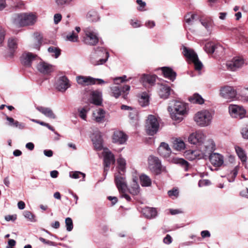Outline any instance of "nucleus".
<instances>
[{
    "label": "nucleus",
    "mask_w": 248,
    "mask_h": 248,
    "mask_svg": "<svg viewBox=\"0 0 248 248\" xmlns=\"http://www.w3.org/2000/svg\"><path fill=\"white\" fill-rule=\"evenodd\" d=\"M36 109L40 112L44 114L46 116L50 119H54L56 118V115L53 113L52 109L49 108L38 106L36 108Z\"/></svg>",
    "instance_id": "nucleus-22"
},
{
    "label": "nucleus",
    "mask_w": 248,
    "mask_h": 248,
    "mask_svg": "<svg viewBox=\"0 0 248 248\" xmlns=\"http://www.w3.org/2000/svg\"><path fill=\"white\" fill-rule=\"evenodd\" d=\"M194 119L198 125L205 126L211 123L212 116L208 111L203 110L197 112Z\"/></svg>",
    "instance_id": "nucleus-2"
},
{
    "label": "nucleus",
    "mask_w": 248,
    "mask_h": 248,
    "mask_svg": "<svg viewBox=\"0 0 248 248\" xmlns=\"http://www.w3.org/2000/svg\"><path fill=\"white\" fill-rule=\"evenodd\" d=\"M129 193L133 195H137L140 192V186L137 181L133 180V184L128 189Z\"/></svg>",
    "instance_id": "nucleus-29"
},
{
    "label": "nucleus",
    "mask_w": 248,
    "mask_h": 248,
    "mask_svg": "<svg viewBox=\"0 0 248 248\" xmlns=\"http://www.w3.org/2000/svg\"><path fill=\"white\" fill-rule=\"evenodd\" d=\"M8 46L12 55H13L15 49L17 47V39L12 37L9 38L8 41Z\"/></svg>",
    "instance_id": "nucleus-31"
},
{
    "label": "nucleus",
    "mask_w": 248,
    "mask_h": 248,
    "mask_svg": "<svg viewBox=\"0 0 248 248\" xmlns=\"http://www.w3.org/2000/svg\"><path fill=\"white\" fill-rule=\"evenodd\" d=\"M6 119L8 121V124L9 126H13L15 127L18 128L20 129H23L25 128V124L22 123H19L17 121L15 120L14 118L10 117L6 115Z\"/></svg>",
    "instance_id": "nucleus-24"
},
{
    "label": "nucleus",
    "mask_w": 248,
    "mask_h": 248,
    "mask_svg": "<svg viewBox=\"0 0 248 248\" xmlns=\"http://www.w3.org/2000/svg\"><path fill=\"white\" fill-rule=\"evenodd\" d=\"M136 3L140 6L139 8H138V10L140 11H144V8L146 6V3L143 2L142 0H137Z\"/></svg>",
    "instance_id": "nucleus-56"
},
{
    "label": "nucleus",
    "mask_w": 248,
    "mask_h": 248,
    "mask_svg": "<svg viewBox=\"0 0 248 248\" xmlns=\"http://www.w3.org/2000/svg\"><path fill=\"white\" fill-rule=\"evenodd\" d=\"M163 242L166 244H170L172 242V238L170 235L167 234L163 239Z\"/></svg>",
    "instance_id": "nucleus-62"
},
{
    "label": "nucleus",
    "mask_w": 248,
    "mask_h": 248,
    "mask_svg": "<svg viewBox=\"0 0 248 248\" xmlns=\"http://www.w3.org/2000/svg\"><path fill=\"white\" fill-rule=\"evenodd\" d=\"M95 148L98 150H101L103 147V139L100 133L96 134L93 140Z\"/></svg>",
    "instance_id": "nucleus-26"
},
{
    "label": "nucleus",
    "mask_w": 248,
    "mask_h": 248,
    "mask_svg": "<svg viewBox=\"0 0 248 248\" xmlns=\"http://www.w3.org/2000/svg\"><path fill=\"white\" fill-rule=\"evenodd\" d=\"M130 89V86L127 85H124L123 87L117 85L111 87V91L112 95L117 98L121 95L122 92L124 93L126 92L129 91Z\"/></svg>",
    "instance_id": "nucleus-15"
},
{
    "label": "nucleus",
    "mask_w": 248,
    "mask_h": 248,
    "mask_svg": "<svg viewBox=\"0 0 248 248\" xmlns=\"http://www.w3.org/2000/svg\"><path fill=\"white\" fill-rule=\"evenodd\" d=\"M62 15L60 14H56L54 16V21L55 24H58L62 19Z\"/></svg>",
    "instance_id": "nucleus-60"
},
{
    "label": "nucleus",
    "mask_w": 248,
    "mask_h": 248,
    "mask_svg": "<svg viewBox=\"0 0 248 248\" xmlns=\"http://www.w3.org/2000/svg\"><path fill=\"white\" fill-rule=\"evenodd\" d=\"M172 91L170 87L167 85H159L158 94L160 98L166 99L169 98L170 92Z\"/></svg>",
    "instance_id": "nucleus-17"
},
{
    "label": "nucleus",
    "mask_w": 248,
    "mask_h": 248,
    "mask_svg": "<svg viewBox=\"0 0 248 248\" xmlns=\"http://www.w3.org/2000/svg\"><path fill=\"white\" fill-rule=\"evenodd\" d=\"M191 62L194 63L195 69L196 70H201L202 69L203 66L202 64L199 60L198 56Z\"/></svg>",
    "instance_id": "nucleus-46"
},
{
    "label": "nucleus",
    "mask_w": 248,
    "mask_h": 248,
    "mask_svg": "<svg viewBox=\"0 0 248 248\" xmlns=\"http://www.w3.org/2000/svg\"><path fill=\"white\" fill-rule=\"evenodd\" d=\"M231 115L235 118L242 119L246 115V110L241 107L237 105H230L229 107Z\"/></svg>",
    "instance_id": "nucleus-10"
},
{
    "label": "nucleus",
    "mask_w": 248,
    "mask_h": 248,
    "mask_svg": "<svg viewBox=\"0 0 248 248\" xmlns=\"http://www.w3.org/2000/svg\"><path fill=\"white\" fill-rule=\"evenodd\" d=\"M174 162L181 165L186 171L188 170L189 163L183 158H176L174 159Z\"/></svg>",
    "instance_id": "nucleus-37"
},
{
    "label": "nucleus",
    "mask_w": 248,
    "mask_h": 248,
    "mask_svg": "<svg viewBox=\"0 0 248 248\" xmlns=\"http://www.w3.org/2000/svg\"><path fill=\"white\" fill-rule=\"evenodd\" d=\"M244 63V61L240 57L233 58L231 61L228 62L226 65L228 69L232 71H235L241 68Z\"/></svg>",
    "instance_id": "nucleus-11"
},
{
    "label": "nucleus",
    "mask_w": 248,
    "mask_h": 248,
    "mask_svg": "<svg viewBox=\"0 0 248 248\" xmlns=\"http://www.w3.org/2000/svg\"><path fill=\"white\" fill-rule=\"evenodd\" d=\"M78 110L79 113V115L80 117L83 120H85L86 118V113L87 110L85 109V108H83L81 109H78Z\"/></svg>",
    "instance_id": "nucleus-57"
},
{
    "label": "nucleus",
    "mask_w": 248,
    "mask_h": 248,
    "mask_svg": "<svg viewBox=\"0 0 248 248\" xmlns=\"http://www.w3.org/2000/svg\"><path fill=\"white\" fill-rule=\"evenodd\" d=\"M173 108L174 111L173 114H171V117L175 120H181L182 116L186 112V106L182 102L179 101H175L174 104Z\"/></svg>",
    "instance_id": "nucleus-6"
},
{
    "label": "nucleus",
    "mask_w": 248,
    "mask_h": 248,
    "mask_svg": "<svg viewBox=\"0 0 248 248\" xmlns=\"http://www.w3.org/2000/svg\"><path fill=\"white\" fill-rule=\"evenodd\" d=\"M215 44L213 43H208L204 46V50L208 53L212 54L215 52Z\"/></svg>",
    "instance_id": "nucleus-43"
},
{
    "label": "nucleus",
    "mask_w": 248,
    "mask_h": 248,
    "mask_svg": "<svg viewBox=\"0 0 248 248\" xmlns=\"http://www.w3.org/2000/svg\"><path fill=\"white\" fill-rule=\"evenodd\" d=\"M34 41L35 42V44L34 47V48L39 50L40 46L43 42V36L40 33L38 32L34 33Z\"/></svg>",
    "instance_id": "nucleus-34"
},
{
    "label": "nucleus",
    "mask_w": 248,
    "mask_h": 248,
    "mask_svg": "<svg viewBox=\"0 0 248 248\" xmlns=\"http://www.w3.org/2000/svg\"><path fill=\"white\" fill-rule=\"evenodd\" d=\"M189 101L192 103L202 104L204 102V99L198 93H194L192 96L189 97Z\"/></svg>",
    "instance_id": "nucleus-28"
},
{
    "label": "nucleus",
    "mask_w": 248,
    "mask_h": 248,
    "mask_svg": "<svg viewBox=\"0 0 248 248\" xmlns=\"http://www.w3.org/2000/svg\"><path fill=\"white\" fill-rule=\"evenodd\" d=\"M144 214L149 218L155 217L157 215V211L155 208L147 207L144 209Z\"/></svg>",
    "instance_id": "nucleus-30"
},
{
    "label": "nucleus",
    "mask_w": 248,
    "mask_h": 248,
    "mask_svg": "<svg viewBox=\"0 0 248 248\" xmlns=\"http://www.w3.org/2000/svg\"><path fill=\"white\" fill-rule=\"evenodd\" d=\"M56 89L60 92H64L70 87L69 80L65 76L59 78L56 83Z\"/></svg>",
    "instance_id": "nucleus-14"
},
{
    "label": "nucleus",
    "mask_w": 248,
    "mask_h": 248,
    "mask_svg": "<svg viewBox=\"0 0 248 248\" xmlns=\"http://www.w3.org/2000/svg\"><path fill=\"white\" fill-rule=\"evenodd\" d=\"M184 56L187 59V61L191 62L198 56L193 49L189 48L186 46H183L182 52Z\"/></svg>",
    "instance_id": "nucleus-21"
},
{
    "label": "nucleus",
    "mask_w": 248,
    "mask_h": 248,
    "mask_svg": "<svg viewBox=\"0 0 248 248\" xmlns=\"http://www.w3.org/2000/svg\"><path fill=\"white\" fill-rule=\"evenodd\" d=\"M162 150L167 151L168 150H171L169 147V145L165 142H161L160 145L158 148L157 152L158 154H163Z\"/></svg>",
    "instance_id": "nucleus-45"
},
{
    "label": "nucleus",
    "mask_w": 248,
    "mask_h": 248,
    "mask_svg": "<svg viewBox=\"0 0 248 248\" xmlns=\"http://www.w3.org/2000/svg\"><path fill=\"white\" fill-rule=\"evenodd\" d=\"M39 239L40 241H41L42 243H43L45 244H47L48 245L52 246H55V242L48 240H46L43 237H39Z\"/></svg>",
    "instance_id": "nucleus-58"
},
{
    "label": "nucleus",
    "mask_w": 248,
    "mask_h": 248,
    "mask_svg": "<svg viewBox=\"0 0 248 248\" xmlns=\"http://www.w3.org/2000/svg\"><path fill=\"white\" fill-rule=\"evenodd\" d=\"M96 14L95 12H89L87 15V18L89 21H96Z\"/></svg>",
    "instance_id": "nucleus-54"
},
{
    "label": "nucleus",
    "mask_w": 248,
    "mask_h": 248,
    "mask_svg": "<svg viewBox=\"0 0 248 248\" xmlns=\"http://www.w3.org/2000/svg\"><path fill=\"white\" fill-rule=\"evenodd\" d=\"M140 184L143 186H149L151 185L152 182L149 176L145 174H141L140 177Z\"/></svg>",
    "instance_id": "nucleus-32"
},
{
    "label": "nucleus",
    "mask_w": 248,
    "mask_h": 248,
    "mask_svg": "<svg viewBox=\"0 0 248 248\" xmlns=\"http://www.w3.org/2000/svg\"><path fill=\"white\" fill-rule=\"evenodd\" d=\"M209 160L215 167H220L224 162L223 156L217 153L211 154L209 156Z\"/></svg>",
    "instance_id": "nucleus-16"
},
{
    "label": "nucleus",
    "mask_w": 248,
    "mask_h": 248,
    "mask_svg": "<svg viewBox=\"0 0 248 248\" xmlns=\"http://www.w3.org/2000/svg\"><path fill=\"white\" fill-rule=\"evenodd\" d=\"M159 126V124L156 117L153 115H149L145 125L147 134L150 136L154 135L158 130Z\"/></svg>",
    "instance_id": "nucleus-3"
},
{
    "label": "nucleus",
    "mask_w": 248,
    "mask_h": 248,
    "mask_svg": "<svg viewBox=\"0 0 248 248\" xmlns=\"http://www.w3.org/2000/svg\"><path fill=\"white\" fill-rule=\"evenodd\" d=\"M214 48H215V52L214 53H215L216 54H218V55L221 54L223 52V50H224L223 46L218 44H215Z\"/></svg>",
    "instance_id": "nucleus-51"
},
{
    "label": "nucleus",
    "mask_w": 248,
    "mask_h": 248,
    "mask_svg": "<svg viewBox=\"0 0 248 248\" xmlns=\"http://www.w3.org/2000/svg\"><path fill=\"white\" fill-rule=\"evenodd\" d=\"M66 230L70 232L73 228V223L72 219L70 217H67L65 220Z\"/></svg>",
    "instance_id": "nucleus-47"
},
{
    "label": "nucleus",
    "mask_w": 248,
    "mask_h": 248,
    "mask_svg": "<svg viewBox=\"0 0 248 248\" xmlns=\"http://www.w3.org/2000/svg\"><path fill=\"white\" fill-rule=\"evenodd\" d=\"M148 161L150 170L155 174H160L161 172L162 165L158 158L153 155H150Z\"/></svg>",
    "instance_id": "nucleus-4"
},
{
    "label": "nucleus",
    "mask_w": 248,
    "mask_h": 248,
    "mask_svg": "<svg viewBox=\"0 0 248 248\" xmlns=\"http://www.w3.org/2000/svg\"><path fill=\"white\" fill-rule=\"evenodd\" d=\"M130 24L133 28H138L140 26V22L137 20H131Z\"/></svg>",
    "instance_id": "nucleus-61"
},
{
    "label": "nucleus",
    "mask_w": 248,
    "mask_h": 248,
    "mask_svg": "<svg viewBox=\"0 0 248 248\" xmlns=\"http://www.w3.org/2000/svg\"><path fill=\"white\" fill-rule=\"evenodd\" d=\"M37 55L31 52L25 53L20 58L21 62L26 67H30L32 61L35 60Z\"/></svg>",
    "instance_id": "nucleus-12"
},
{
    "label": "nucleus",
    "mask_w": 248,
    "mask_h": 248,
    "mask_svg": "<svg viewBox=\"0 0 248 248\" xmlns=\"http://www.w3.org/2000/svg\"><path fill=\"white\" fill-rule=\"evenodd\" d=\"M202 135L200 133L191 134L188 137V141L193 144L201 143L202 141Z\"/></svg>",
    "instance_id": "nucleus-23"
},
{
    "label": "nucleus",
    "mask_w": 248,
    "mask_h": 248,
    "mask_svg": "<svg viewBox=\"0 0 248 248\" xmlns=\"http://www.w3.org/2000/svg\"><path fill=\"white\" fill-rule=\"evenodd\" d=\"M48 51L51 53H54V57L57 58L61 54V49L54 46H50L48 48Z\"/></svg>",
    "instance_id": "nucleus-44"
},
{
    "label": "nucleus",
    "mask_w": 248,
    "mask_h": 248,
    "mask_svg": "<svg viewBox=\"0 0 248 248\" xmlns=\"http://www.w3.org/2000/svg\"><path fill=\"white\" fill-rule=\"evenodd\" d=\"M241 134L244 139H248V128H243L242 130Z\"/></svg>",
    "instance_id": "nucleus-64"
},
{
    "label": "nucleus",
    "mask_w": 248,
    "mask_h": 248,
    "mask_svg": "<svg viewBox=\"0 0 248 248\" xmlns=\"http://www.w3.org/2000/svg\"><path fill=\"white\" fill-rule=\"evenodd\" d=\"M6 34V31L3 28L0 26V45L3 43Z\"/></svg>",
    "instance_id": "nucleus-53"
},
{
    "label": "nucleus",
    "mask_w": 248,
    "mask_h": 248,
    "mask_svg": "<svg viewBox=\"0 0 248 248\" xmlns=\"http://www.w3.org/2000/svg\"><path fill=\"white\" fill-rule=\"evenodd\" d=\"M85 33L83 37V42L85 44L90 46H95L97 44L99 39L94 32L86 29L85 30Z\"/></svg>",
    "instance_id": "nucleus-8"
},
{
    "label": "nucleus",
    "mask_w": 248,
    "mask_h": 248,
    "mask_svg": "<svg viewBox=\"0 0 248 248\" xmlns=\"http://www.w3.org/2000/svg\"><path fill=\"white\" fill-rule=\"evenodd\" d=\"M35 18V16L32 14H18L15 17L14 23L18 26L23 27L33 24Z\"/></svg>",
    "instance_id": "nucleus-1"
},
{
    "label": "nucleus",
    "mask_w": 248,
    "mask_h": 248,
    "mask_svg": "<svg viewBox=\"0 0 248 248\" xmlns=\"http://www.w3.org/2000/svg\"><path fill=\"white\" fill-rule=\"evenodd\" d=\"M104 174L106 175L108 171L111 164H114L115 162L114 155L110 151L104 153Z\"/></svg>",
    "instance_id": "nucleus-7"
},
{
    "label": "nucleus",
    "mask_w": 248,
    "mask_h": 248,
    "mask_svg": "<svg viewBox=\"0 0 248 248\" xmlns=\"http://www.w3.org/2000/svg\"><path fill=\"white\" fill-rule=\"evenodd\" d=\"M70 176L74 179H78L82 176L83 179H84L85 177V174L80 171H75L73 172L72 174H70Z\"/></svg>",
    "instance_id": "nucleus-52"
},
{
    "label": "nucleus",
    "mask_w": 248,
    "mask_h": 248,
    "mask_svg": "<svg viewBox=\"0 0 248 248\" xmlns=\"http://www.w3.org/2000/svg\"><path fill=\"white\" fill-rule=\"evenodd\" d=\"M174 147L177 150H181L184 149L185 144L184 142L180 139H176L174 140Z\"/></svg>",
    "instance_id": "nucleus-41"
},
{
    "label": "nucleus",
    "mask_w": 248,
    "mask_h": 248,
    "mask_svg": "<svg viewBox=\"0 0 248 248\" xmlns=\"http://www.w3.org/2000/svg\"><path fill=\"white\" fill-rule=\"evenodd\" d=\"M236 94V91L231 86H225L220 89V95L226 99H233Z\"/></svg>",
    "instance_id": "nucleus-9"
},
{
    "label": "nucleus",
    "mask_w": 248,
    "mask_h": 248,
    "mask_svg": "<svg viewBox=\"0 0 248 248\" xmlns=\"http://www.w3.org/2000/svg\"><path fill=\"white\" fill-rule=\"evenodd\" d=\"M67 39L73 42H76L78 41V35L74 31L70 35H67Z\"/></svg>",
    "instance_id": "nucleus-50"
},
{
    "label": "nucleus",
    "mask_w": 248,
    "mask_h": 248,
    "mask_svg": "<svg viewBox=\"0 0 248 248\" xmlns=\"http://www.w3.org/2000/svg\"><path fill=\"white\" fill-rule=\"evenodd\" d=\"M160 69L165 78H168L172 81H173L175 79L177 74L171 68L169 67H162L160 68Z\"/></svg>",
    "instance_id": "nucleus-19"
},
{
    "label": "nucleus",
    "mask_w": 248,
    "mask_h": 248,
    "mask_svg": "<svg viewBox=\"0 0 248 248\" xmlns=\"http://www.w3.org/2000/svg\"><path fill=\"white\" fill-rule=\"evenodd\" d=\"M6 119L8 121V124L9 126H13L15 127L18 128L20 129H23L25 128V124L22 123H19L17 121L15 120L14 118L10 117L6 115Z\"/></svg>",
    "instance_id": "nucleus-25"
},
{
    "label": "nucleus",
    "mask_w": 248,
    "mask_h": 248,
    "mask_svg": "<svg viewBox=\"0 0 248 248\" xmlns=\"http://www.w3.org/2000/svg\"><path fill=\"white\" fill-rule=\"evenodd\" d=\"M105 111L102 108H99L97 111V115L95 117V120L98 123L104 121Z\"/></svg>",
    "instance_id": "nucleus-40"
},
{
    "label": "nucleus",
    "mask_w": 248,
    "mask_h": 248,
    "mask_svg": "<svg viewBox=\"0 0 248 248\" xmlns=\"http://www.w3.org/2000/svg\"><path fill=\"white\" fill-rule=\"evenodd\" d=\"M77 80L79 84L88 86L95 84V79L90 77L78 76Z\"/></svg>",
    "instance_id": "nucleus-20"
},
{
    "label": "nucleus",
    "mask_w": 248,
    "mask_h": 248,
    "mask_svg": "<svg viewBox=\"0 0 248 248\" xmlns=\"http://www.w3.org/2000/svg\"><path fill=\"white\" fill-rule=\"evenodd\" d=\"M238 173V169L235 167L233 169V170L231 171L230 175H228V180L229 182H232L234 181L235 178L237 176Z\"/></svg>",
    "instance_id": "nucleus-48"
},
{
    "label": "nucleus",
    "mask_w": 248,
    "mask_h": 248,
    "mask_svg": "<svg viewBox=\"0 0 248 248\" xmlns=\"http://www.w3.org/2000/svg\"><path fill=\"white\" fill-rule=\"evenodd\" d=\"M32 121L35 123L40 124L41 125L47 127L49 130H50L52 131H55V129L52 126H51L50 125H49V124L48 123H46L43 121H40L39 120H35V119L32 120Z\"/></svg>",
    "instance_id": "nucleus-49"
},
{
    "label": "nucleus",
    "mask_w": 248,
    "mask_h": 248,
    "mask_svg": "<svg viewBox=\"0 0 248 248\" xmlns=\"http://www.w3.org/2000/svg\"><path fill=\"white\" fill-rule=\"evenodd\" d=\"M38 71L45 75H48L53 71V66L44 62H41L37 65Z\"/></svg>",
    "instance_id": "nucleus-18"
},
{
    "label": "nucleus",
    "mask_w": 248,
    "mask_h": 248,
    "mask_svg": "<svg viewBox=\"0 0 248 248\" xmlns=\"http://www.w3.org/2000/svg\"><path fill=\"white\" fill-rule=\"evenodd\" d=\"M24 215L26 218L31 221L33 220L34 217L33 214L29 211H25L24 213Z\"/></svg>",
    "instance_id": "nucleus-59"
},
{
    "label": "nucleus",
    "mask_w": 248,
    "mask_h": 248,
    "mask_svg": "<svg viewBox=\"0 0 248 248\" xmlns=\"http://www.w3.org/2000/svg\"><path fill=\"white\" fill-rule=\"evenodd\" d=\"M16 242L14 239H9L8 242V246L6 248H14V247L16 245Z\"/></svg>",
    "instance_id": "nucleus-63"
},
{
    "label": "nucleus",
    "mask_w": 248,
    "mask_h": 248,
    "mask_svg": "<svg viewBox=\"0 0 248 248\" xmlns=\"http://www.w3.org/2000/svg\"><path fill=\"white\" fill-rule=\"evenodd\" d=\"M118 163V172H122L124 173L125 171V166H126V162L124 159L122 157H120L117 159Z\"/></svg>",
    "instance_id": "nucleus-33"
},
{
    "label": "nucleus",
    "mask_w": 248,
    "mask_h": 248,
    "mask_svg": "<svg viewBox=\"0 0 248 248\" xmlns=\"http://www.w3.org/2000/svg\"><path fill=\"white\" fill-rule=\"evenodd\" d=\"M156 76L155 75H143L141 78V81L143 83H148L151 86L155 84Z\"/></svg>",
    "instance_id": "nucleus-27"
},
{
    "label": "nucleus",
    "mask_w": 248,
    "mask_h": 248,
    "mask_svg": "<svg viewBox=\"0 0 248 248\" xmlns=\"http://www.w3.org/2000/svg\"><path fill=\"white\" fill-rule=\"evenodd\" d=\"M105 58L103 59H99L97 61H95L93 60V58H92L91 61L93 64L94 65H97L100 64H104L105 62H106L107 61L108 57H109V53L107 51H105Z\"/></svg>",
    "instance_id": "nucleus-38"
},
{
    "label": "nucleus",
    "mask_w": 248,
    "mask_h": 248,
    "mask_svg": "<svg viewBox=\"0 0 248 248\" xmlns=\"http://www.w3.org/2000/svg\"><path fill=\"white\" fill-rule=\"evenodd\" d=\"M127 136L123 131H115L112 136V141L119 144H124L127 140Z\"/></svg>",
    "instance_id": "nucleus-13"
},
{
    "label": "nucleus",
    "mask_w": 248,
    "mask_h": 248,
    "mask_svg": "<svg viewBox=\"0 0 248 248\" xmlns=\"http://www.w3.org/2000/svg\"><path fill=\"white\" fill-rule=\"evenodd\" d=\"M235 151L242 162H245L247 160V156L244 150L239 146L235 147Z\"/></svg>",
    "instance_id": "nucleus-36"
},
{
    "label": "nucleus",
    "mask_w": 248,
    "mask_h": 248,
    "mask_svg": "<svg viewBox=\"0 0 248 248\" xmlns=\"http://www.w3.org/2000/svg\"><path fill=\"white\" fill-rule=\"evenodd\" d=\"M92 100L93 103L96 105H101L102 104V100L100 98L99 93L93 92L92 93Z\"/></svg>",
    "instance_id": "nucleus-39"
},
{
    "label": "nucleus",
    "mask_w": 248,
    "mask_h": 248,
    "mask_svg": "<svg viewBox=\"0 0 248 248\" xmlns=\"http://www.w3.org/2000/svg\"><path fill=\"white\" fill-rule=\"evenodd\" d=\"M114 182L120 193H123L128 189L124 173H116L114 174Z\"/></svg>",
    "instance_id": "nucleus-5"
},
{
    "label": "nucleus",
    "mask_w": 248,
    "mask_h": 248,
    "mask_svg": "<svg viewBox=\"0 0 248 248\" xmlns=\"http://www.w3.org/2000/svg\"><path fill=\"white\" fill-rule=\"evenodd\" d=\"M195 15L191 13H187L185 16V20L188 25L193 24V20L195 18Z\"/></svg>",
    "instance_id": "nucleus-42"
},
{
    "label": "nucleus",
    "mask_w": 248,
    "mask_h": 248,
    "mask_svg": "<svg viewBox=\"0 0 248 248\" xmlns=\"http://www.w3.org/2000/svg\"><path fill=\"white\" fill-rule=\"evenodd\" d=\"M139 102L142 107L147 106L149 103V96L146 93H143L139 99Z\"/></svg>",
    "instance_id": "nucleus-35"
},
{
    "label": "nucleus",
    "mask_w": 248,
    "mask_h": 248,
    "mask_svg": "<svg viewBox=\"0 0 248 248\" xmlns=\"http://www.w3.org/2000/svg\"><path fill=\"white\" fill-rule=\"evenodd\" d=\"M168 194L170 197L174 196L175 198H177L179 195V191L177 189L174 188L172 190L168 191Z\"/></svg>",
    "instance_id": "nucleus-55"
}]
</instances>
